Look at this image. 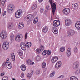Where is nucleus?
I'll return each instance as SVG.
<instances>
[{"instance_id": "nucleus-57", "label": "nucleus", "mask_w": 80, "mask_h": 80, "mask_svg": "<svg viewBox=\"0 0 80 80\" xmlns=\"http://www.w3.org/2000/svg\"><path fill=\"white\" fill-rule=\"evenodd\" d=\"M38 26H39V27H40V23H38Z\"/></svg>"}, {"instance_id": "nucleus-28", "label": "nucleus", "mask_w": 80, "mask_h": 80, "mask_svg": "<svg viewBox=\"0 0 80 80\" xmlns=\"http://www.w3.org/2000/svg\"><path fill=\"white\" fill-rule=\"evenodd\" d=\"M37 6L36 5V4H34L32 5L31 7V9L32 10H35V9H36Z\"/></svg>"}, {"instance_id": "nucleus-26", "label": "nucleus", "mask_w": 80, "mask_h": 80, "mask_svg": "<svg viewBox=\"0 0 80 80\" xmlns=\"http://www.w3.org/2000/svg\"><path fill=\"white\" fill-rule=\"evenodd\" d=\"M18 53L20 56H22L23 55V51L19 50L18 51Z\"/></svg>"}, {"instance_id": "nucleus-36", "label": "nucleus", "mask_w": 80, "mask_h": 80, "mask_svg": "<svg viewBox=\"0 0 80 80\" xmlns=\"http://www.w3.org/2000/svg\"><path fill=\"white\" fill-rule=\"evenodd\" d=\"M52 53V51H51V50H48V51H47V54L48 55H50L51 53Z\"/></svg>"}, {"instance_id": "nucleus-54", "label": "nucleus", "mask_w": 80, "mask_h": 80, "mask_svg": "<svg viewBox=\"0 0 80 80\" xmlns=\"http://www.w3.org/2000/svg\"><path fill=\"white\" fill-rule=\"evenodd\" d=\"M5 15H6V11H4V13L3 14V16H5Z\"/></svg>"}, {"instance_id": "nucleus-47", "label": "nucleus", "mask_w": 80, "mask_h": 80, "mask_svg": "<svg viewBox=\"0 0 80 80\" xmlns=\"http://www.w3.org/2000/svg\"><path fill=\"white\" fill-rule=\"evenodd\" d=\"M43 8H40V12H41V13H43Z\"/></svg>"}, {"instance_id": "nucleus-25", "label": "nucleus", "mask_w": 80, "mask_h": 80, "mask_svg": "<svg viewBox=\"0 0 80 80\" xmlns=\"http://www.w3.org/2000/svg\"><path fill=\"white\" fill-rule=\"evenodd\" d=\"M14 35H11L10 37V40L11 42H13V39H14Z\"/></svg>"}, {"instance_id": "nucleus-37", "label": "nucleus", "mask_w": 80, "mask_h": 80, "mask_svg": "<svg viewBox=\"0 0 80 80\" xmlns=\"http://www.w3.org/2000/svg\"><path fill=\"white\" fill-rule=\"evenodd\" d=\"M12 28V24L9 25L7 27V28L8 30H10V29H11Z\"/></svg>"}, {"instance_id": "nucleus-56", "label": "nucleus", "mask_w": 80, "mask_h": 80, "mask_svg": "<svg viewBox=\"0 0 80 80\" xmlns=\"http://www.w3.org/2000/svg\"><path fill=\"white\" fill-rule=\"evenodd\" d=\"M10 60V59H9V58H8L7 59V61H9V60Z\"/></svg>"}, {"instance_id": "nucleus-59", "label": "nucleus", "mask_w": 80, "mask_h": 80, "mask_svg": "<svg viewBox=\"0 0 80 80\" xmlns=\"http://www.w3.org/2000/svg\"><path fill=\"white\" fill-rule=\"evenodd\" d=\"M2 1H4V2H6V0H2Z\"/></svg>"}, {"instance_id": "nucleus-22", "label": "nucleus", "mask_w": 80, "mask_h": 80, "mask_svg": "<svg viewBox=\"0 0 80 80\" xmlns=\"http://www.w3.org/2000/svg\"><path fill=\"white\" fill-rule=\"evenodd\" d=\"M21 68L22 71H25V70H26V66L24 65H21Z\"/></svg>"}, {"instance_id": "nucleus-41", "label": "nucleus", "mask_w": 80, "mask_h": 80, "mask_svg": "<svg viewBox=\"0 0 80 80\" xmlns=\"http://www.w3.org/2000/svg\"><path fill=\"white\" fill-rule=\"evenodd\" d=\"M56 29H57V28H55V27L52 28V32H53V33H54V32H55V31Z\"/></svg>"}, {"instance_id": "nucleus-43", "label": "nucleus", "mask_w": 80, "mask_h": 80, "mask_svg": "<svg viewBox=\"0 0 80 80\" xmlns=\"http://www.w3.org/2000/svg\"><path fill=\"white\" fill-rule=\"evenodd\" d=\"M55 34H57L58 33V30L57 28L55 30V31L53 32Z\"/></svg>"}, {"instance_id": "nucleus-45", "label": "nucleus", "mask_w": 80, "mask_h": 80, "mask_svg": "<svg viewBox=\"0 0 80 80\" xmlns=\"http://www.w3.org/2000/svg\"><path fill=\"white\" fill-rule=\"evenodd\" d=\"M78 51V49L77 48L75 47L74 48V52H77Z\"/></svg>"}, {"instance_id": "nucleus-60", "label": "nucleus", "mask_w": 80, "mask_h": 80, "mask_svg": "<svg viewBox=\"0 0 80 80\" xmlns=\"http://www.w3.org/2000/svg\"><path fill=\"white\" fill-rule=\"evenodd\" d=\"M16 79L15 78H12V80H16Z\"/></svg>"}, {"instance_id": "nucleus-29", "label": "nucleus", "mask_w": 80, "mask_h": 80, "mask_svg": "<svg viewBox=\"0 0 80 80\" xmlns=\"http://www.w3.org/2000/svg\"><path fill=\"white\" fill-rule=\"evenodd\" d=\"M38 21V18H35L33 21V23L34 24H36Z\"/></svg>"}, {"instance_id": "nucleus-53", "label": "nucleus", "mask_w": 80, "mask_h": 80, "mask_svg": "<svg viewBox=\"0 0 80 80\" xmlns=\"http://www.w3.org/2000/svg\"><path fill=\"white\" fill-rule=\"evenodd\" d=\"M5 75V72H3L1 74V76L3 77Z\"/></svg>"}, {"instance_id": "nucleus-62", "label": "nucleus", "mask_w": 80, "mask_h": 80, "mask_svg": "<svg viewBox=\"0 0 80 80\" xmlns=\"http://www.w3.org/2000/svg\"><path fill=\"white\" fill-rule=\"evenodd\" d=\"M79 72H80V69H79Z\"/></svg>"}, {"instance_id": "nucleus-11", "label": "nucleus", "mask_w": 80, "mask_h": 80, "mask_svg": "<svg viewBox=\"0 0 80 80\" xmlns=\"http://www.w3.org/2000/svg\"><path fill=\"white\" fill-rule=\"evenodd\" d=\"M79 67V62H74L72 66V68L74 70L77 69Z\"/></svg>"}, {"instance_id": "nucleus-51", "label": "nucleus", "mask_w": 80, "mask_h": 80, "mask_svg": "<svg viewBox=\"0 0 80 80\" xmlns=\"http://www.w3.org/2000/svg\"><path fill=\"white\" fill-rule=\"evenodd\" d=\"M36 73L37 75H38L40 73V71L39 70H38L36 71Z\"/></svg>"}, {"instance_id": "nucleus-31", "label": "nucleus", "mask_w": 80, "mask_h": 80, "mask_svg": "<svg viewBox=\"0 0 80 80\" xmlns=\"http://www.w3.org/2000/svg\"><path fill=\"white\" fill-rule=\"evenodd\" d=\"M26 62L28 64V65H32V61L31 60L29 59H28L26 60Z\"/></svg>"}, {"instance_id": "nucleus-64", "label": "nucleus", "mask_w": 80, "mask_h": 80, "mask_svg": "<svg viewBox=\"0 0 80 80\" xmlns=\"http://www.w3.org/2000/svg\"><path fill=\"white\" fill-rule=\"evenodd\" d=\"M65 0V1H66V0Z\"/></svg>"}, {"instance_id": "nucleus-1", "label": "nucleus", "mask_w": 80, "mask_h": 80, "mask_svg": "<svg viewBox=\"0 0 80 80\" xmlns=\"http://www.w3.org/2000/svg\"><path fill=\"white\" fill-rule=\"evenodd\" d=\"M14 9L15 6L12 4H10L8 7L7 11L9 13H12Z\"/></svg>"}, {"instance_id": "nucleus-8", "label": "nucleus", "mask_w": 80, "mask_h": 80, "mask_svg": "<svg viewBox=\"0 0 80 80\" xmlns=\"http://www.w3.org/2000/svg\"><path fill=\"white\" fill-rule=\"evenodd\" d=\"M53 25L54 27H57L60 25V21L59 20H54L53 22Z\"/></svg>"}, {"instance_id": "nucleus-3", "label": "nucleus", "mask_w": 80, "mask_h": 80, "mask_svg": "<svg viewBox=\"0 0 80 80\" xmlns=\"http://www.w3.org/2000/svg\"><path fill=\"white\" fill-rule=\"evenodd\" d=\"M49 2L51 5L53 14L54 15V14H55V11L56 10V4L55 3H53L52 0H49Z\"/></svg>"}, {"instance_id": "nucleus-48", "label": "nucleus", "mask_w": 80, "mask_h": 80, "mask_svg": "<svg viewBox=\"0 0 80 80\" xmlns=\"http://www.w3.org/2000/svg\"><path fill=\"white\" fill-rule=\"evenodd\" d=\"M27 37H28V33L26 32L25 35V38L26 40L27 38Z\"/></svg>"}, {"instance_id": "nucleus-18", "label": "nucleus", "mask_w": 80, "mask_h": 80, "mask_svg": "<svg viewBox=\"0 0 80 80\" xmlns=\"http://www.w3.org/2000/svg\"><path fill=\"white\" fill-rule=\"evenodd\" d=\"M76 28L78 30H80V21H78L75 24Z\"/></svg>"}, {"instance_id": "nucleus-50", "label": "nucleus", "mask_w": 80, "mask_h": 80, "mask_svg": "<svg viewBox=\"0 0 80 80\" xmlns=\"http://www.w3.org/2000/svg\"><path fill=\"white\" fill-rule=\"evenodd\" d=\"M2 78L6 80H8V77H7V76L4 77Z\"/></svg>"}, {"instance_id": "nucleus-35", "label": "nucleus", "mask_w": 80, "mask_h": 80, "mask_svg": "<svg viewBox=\"0 0 80 80\" xmlns=\"http://www.w3.org/2000/svg\"><path fill=\"white\" fill-rule=\"evenodd\" d=\"M47 51L46 50H44L42 52V55H47Z\"/></svg>"}, {"instance_id": "nucleus-7", "label": "nucleus", "mask_w": 80, "mask_h": 80, "mask_svg": "<svg viewBox=\"0 0 80 80\" xmlns=\"http://www.w3.org/2000/svg\"><path fill=\"white\" fill-rule=\"evenodd\" d=\"M22 13V10L21 9L18 10L15 13V17L16 18H20V15Z\"/></svg>"}, {"instance_id": "nucleus-39", "label": "nucleus", "mask_w": 80, "mask_h": 80, "mask_svg": "<svg viewBox=\"0 0 80 80\" xmlns=\"http://www.w3.org/2000/svg\"><path fill=\"white\" fill-rule=\"evenodd\" d=\"M46 66V63H45V62H44L42 64V68H45Z\"/></svg>"}, {"instance_id": "nucleus-24", "label": "nucleus", "mask_w": 80, "mask_h": 80, "mask_svg": "<svg viewBox=\"0 0 80 80\" xmlns=\"http://www.w3.org/2000/svg\"><path fill=\"white\" fill-rule=\"evenodd\" d=\"M26 47H28V48H30L32 46V44L30 42H28L26 43Z\"/></svg>"}, {"instance_id": "nucleus-10", "label": "nucleus", "mask_w": 80, "mask_h": 80, "mask_svg": "<svg viewBox=\"0 0 80 80\" xmlns=\"http://www.w3.org/2000/svg\"><path fill=\"white\" fill-rule=\"evenodd\" d=\"M70 12V10L68 8H66L63 10V13L65 15H68Z\"/></svg>"}, {"instance_id": "nucleus-40", "label": "nucleus", "mask_w": 80, "mask_h": 80, "mask_svg": "<svg viewBox=\"0 0 80 80\" xmlns=\"http://www.w3.org/2000/svg\"><path fill=\"white\" fill-rule=\"evenodd\" d=\"M46 8L47 10H50V9H51V8H50V6L49 5H47L46 6Z\"/></svg>"}, {"instance_id": "nucleus-61", "label": "nucleus", "mask_w": 80, "mask_h": 80, "mask_svg": "<svg viewBox=\"0 0 80 80\" xmlns=\"http://www.w3.org/2000/svg\"><path fill=\"white\" fill-rule=\"evenodd\" d=\"M1 13V8H0V14Z\"/></svg>"}, {"instance_id": "nucleus-9", "label": "nucleus", "mask_w": 80, "mask_h": 80, "mask_svg": "<svg viewBox=\"0 0 80 80\" xmlns=\"http://www.w3.org/2000/svg\"><path fill=\"white\" fill-rule=\"evenodd\" d=\"M65 23L66 26H70L72 23V21L70 19H67L65 20Z\"/></svg>"}, {"instance_id": "nucleus-42", "label": "nucleus", "mask_w": 80, "mask_h": 80, "mask_svg": "<svg viewBox=\"0 0 80 80\" xmlns=\"http://www.w3.org/2000/svg\"><path fill=\"white\" fill-rule=\"evenodd\" d=\"M40 49L41 52H42L44 50V47L43 46H41L40 47Z\"/></svg>"}, {"instance_id": "nucleus-46", "label": "nucleus", "mask_w": 80, "mask_h": 80, "mask_svg": "<svg viewBox=\"0 0 80 80\" xmlns=\"http://www.w3.org/2000/svg\"><path fill=\"white\" fill-rule=\"evenodd\" d=\"M65 76L63 75H61L58 78H64Z\"/></svg>"}, {"instance_id": "nucleus-19", "label": "nucleus", "mask_w": 80, "mask_h": 80, "mask_svg": "<svg viewBox=\"0 0 80 80\" xmlns=\"http://www.w3.org/2000/svg\"><path fill=\"white\" fill-rule=\"evenodd\" d=\"M42 30L43 33H46L48 30V27L47 26H45L43 28Z\"/></svg>"}, {"instance_id": "nucleus-58", "label": "nucleus", "mask_w": 80, "mask_h": 80, "mask_svg": "<svg viewBox=\"0 0 80 80\" xmlns=\"http://www.w3.org/2000/svg\"><path fill=\"white\" fill-rule=\"evenodd\" d=\"M34 62H32V65H34Z\"/></svg>"}, {"instance_id": "nucleus-17", "label": "nucleus", "mask_w": 80, "mask_h": 80, "mask_svg": "<svg viewBox=\"0 0 80 80\" xmlns=\"http://www.w3.org/2000/svg\"><path fill=\"white\" fill-rule=\"evenodd\" d=\"M58 60V57L57 56H55L52 58L51 61L52 63H55V62H56Z\"/></svg>"}, {"instance_id": "nucleus-38", "label": "nucleus", "mask_w": 80, "mask_h": 80, "mask_svg": "<svg viewBox=\"0 0 80 80\" xmlns=\"http://www.w3.org/2000/svg\"><path fill=\"white\" fill-rule=\"evenodd\" d=\"M55 73V72L53 71L50 75V77H53L54 76Z\"/></svg>"}, {"instance_id": "nucleus-6", "label": "nucleus", "mask_w": 80, "mask_h": 80, "mask_svg": "<svg viewBox=\"0 0 80 80\" xmlns=\"http://www.w3.org/2000/svg\"><path fill=\"white\" fill-rule=\"evenodd\" d=\"M33 19V15H32L31 14H29L27 15L25 18L24 19L26 20V21H27L28 22V21H30V20H32Z\"/></svg>"}, {"instance_id": "nucleus-32", "label": "nucleus", "mask_w": 80, "mask_h": 80, "mask_svg": "<svg viewBox=\"0 0 80 80\" xmlns=\"http://www.w3.org/2000/svg\"><path fill=\"white\" fill-rule=\"evenodd\" d=\"M33 75V72H31L30 73V74H29V73H28L27 75V77L28 78H30L31 77H32V76Z\"/></svg>"}, {"instance_id": "nucleus-20", "label": "nucleus", "mask_w": 80, "mask_h": 80, "mask_svg": "<svg viewBox=\"0 0 80 80\" xmlns=\"http://www.w3.org/2000/svg\"><path fill=\"white\" fill-rule=\"evenodd\" d=\"M71 50L70 48H68L66 52L67 55L68 56V57L70 56V55H71Z\"/></svg>"}, {"instance_id": "nucleus-63", "label": "nucleus", "mask_w": 80, "mask_h": 80, "mask_svg": "<svg viewBox=\"0 0 80 80\" xmlns=\"http://www.w3.org/2000/svg\"><path fill=\"white\" fill-rule=\"evenodd\" d=\"M0 1H1V0H0Z\"/></svg>"}, {"instance_id": "nucleus-23", "label": "nucleus", "mask_w": 80, "mask_h": 80, "mask_svg": "<svg viewBox=\"0 0 80 80\" xmlns=\"http://www.w3.org/2000/svg\"><path fill=\"white\" fill-rule=\"evenodd\" d=\"M11 58L13 61H14L15 60V54L14 53H12L11 54Z\"/></svg>"}, {"instance_id": "nucleus-5", "label": "nucleus", "mask_w": 80, "mask_h": 80, "mask_svg": "<svg viewBox=\"0 0 80 80\" xmlns=\"http://www.w3.org/2000/svg\"><path fill=\"white\" fill-rule=\"evenodd\" d=\"M2 48L5 50L8 49L9 48V43L7 42H4L3 44Z\"/></svg>"}, {"instance_id": "nucleus-14", "label": "nucleus", "mask_w": 80, "mask_h": 80, "mask_svg": "<svg viewBox=\"0 0 80 80\" xmlns=\"http://www.w3.org/2000/svg\"><path fill=\"white\" fill-rule=\"evenodd\" d=\"M4 65L7 66V67L9 69H11V68H12V64L10 62H6L5 63Z\"/></svg>"}, {"instance_id": "nucleus-15", "label": "nucleus", "mask_w": 80, "mask_h": 80, "mask_svg": "<svg viewBox=\"0 0 80 80\" xmlns=\"http://www.w3.org/2000/svg\"><path fill=\"white\" fill-rule=\"evenodd\" d=\"M22 50H26V44L24 42H22L20 44Z\"/></svg>"}, {"instance_id": "nucleus-55", "label": "nucleus", "mask_w": 80, "mask_h": 80, "mask_svg": "<svg viewBox=\"0 0 80 80\" xmlns=\"http://www.w3.org/2000/svg\"><path fill=\"white\" fill-rule=\"evenodd\" d=\"M43 0H39V2L40 3H41V2H43Z\"/></svg>"}, {"instance_id": "nucleus-44", "label": "nucleus", "mask_w": 80, "mask_h": 80, "mask_svg": "<svg viewBox=\"0 0 80 80\" xmlns=\"http://www.w3.org/2000/svg\"><path fill=\"white\" fill-rule=\"evenodd\" d=\"M76 74H77V75L79 74V73H80L79 69H78V70H77L76 71Z\"/></svg>"}, {"instance_id": "nucleus-34", "label": "nucleus", "mask_w": 80, "mask_h": 80, "mask_svg": "<svg viewBox=\"0 0 80 80\" xmlns=\"http://www.w3.org/2000/svg\"><path fill=\"white\" fill-rule=\"evenodd\" d=\"M36 53H40V52H42L40 49H37L36 50Z\"/></svg>"}, {"instance_id": "nucleus-13", "label": "nucleus", "mask_w": 80, "mask_h": 80, "mask_svg": "<svg viewBox=\"0 0 80 80\" xmlns=\"http://www.w3.org/2000/svg\"><path fill=\"white\" fill-rule=\"evenodd\" d=\"M62 66V62L60 61H58L57 62L55 65V68L59 69Z\"/></svg>"}, {"instance_id": "nucleus-2", "label": "nucleus", "mask_w": 80, "mask_h": 80, "mask_svg": "<svg viewBox=\"0 0 80 80\" xmlns=\"http://www.w3.org/2000/svg\"><path fill=\"white\" fill-rule=\"evenodd\" d=\"M23 39V35L21 34H17L15 37V40L16 42H20Z\"/></svg>"}, {"instance_id": "nucleus-49", "label": "nucleus", "mask_w": 80, "mask_h": 80, "mask_svg": "<svg viewBox=\"0 0 80 80\" xmlns=\"http://www.w3.org/2000/svg\"><path fill=\"white\" fill-rule=\"evenodd\" d=\"M5 1H2V6H4V5H5Z\"/></svg>"}, {"instance_id": "nucleus-33", "label": "nucleus", "mask_w": 80, "mask_h": 80, "mask_svg": "<svg viewBox=\"0 0 80 80\" xmlns=\"http://www.w3.org/2000/svg\"><path fill=\"white\" fill-rule=\"evenodd\" d=\"M65 48L64 47H62L60 48V50L61 52H64L65 51Z\"/></svg>"}, {"instance_id": "nucleus-21", "label": "nucleus", "mask_w": 80, "mask_h": 80, "mask_svg": "<svg viewBox=\"0 0 80 80\" xmlns=\"http://www.w3.org/2000/svg\"><path fill=\"white\" fill-rule=\"evenodd\" d=\"M78 7V5L77 3L73 4L72 5V8H74V9H77Z\"/></svg>"}, {"instance_id": "nucleus-52", "label": "nucleus", "mask_w": 80, "mask_h": 80, "mask_svg": "<svg viewBox=\"0 0 80 80\" xmlns=\"http://www.w3.org/2000/svg\"><path fill=\"white\" fill-rule=\"evenodd\" d=\"M21 77L22 78H23L24 77V74L22 73L21 74Z\"/></svg>"}, {"instance_id": "nucleus-12", "label": "nucleus", "mask_w": 80, "mask_h": 80, "mask_svg": "<svg viewBox=\"0 0 80 80\" xmlns=\"http://www.w3.org/2000/svg\"><path fill=\"white\" fill-rule=\"evenodd\" d=\"M74 34H75L74 31L72 30L68 31L67 33V35L68 37H70V36L73 35Z\"/></svg>"}, {"instance_id": "nucleus-16", "label": "nucleus", "mask_w": 80, "mask_h": 80, "mask_svg": "<svg viewBox=\"0 0 80 80\" xmlns=\"http://www.w3.org/2000/svg\"><path fill=\"white\" fill-rule=\"evenodd\" d=\"M18 28L20 30H22L24 28V24L22 22L19 23L18 26Z\"/></svg>"}, {"instance_id": "nucleus-27", "label": "nucleus", "mask_w": 80, "mask_h": 80, "mask_svg": "<svg viewBox=\"0 0 80 80\" xmlns=\"http://www.w3.org/2000/svg\"><path fill=\"white\" fill-rule=\"evenodd\" d=\"M70 79L71 80H78L77 78L75 76H72L71 77Z\"/></svg>"}, {"instance_id": "nucleus-4", "label": "nucleus", "mask_w": 80, "mask_h": 80, "mask_svg": "<svg viewBox=\"0 0 80 80\" xmlns=\"http://www.w3.org/2000/svg\"><path fill=\"white\" fill-rule=\"evenodd\" d=\"M0 37L2 39H5L7 37V32L5 31L2 32L0 34Z\"/></svg>"}, {"instance_id": "nucleus-30", "label": "nucleus", "mask_w": 80, "mask_h": 80, "mask_svg": "<svg viewBox=\"0 0 80 80\" xmlns=\"http://www.w3.org/2000/svg\"><path fill=\"white\" fill-rule=\"evenodd\" d=\"M36 60L38 61H40V56L37 55L36 57Z\"/></svg>"}]
</instances>
